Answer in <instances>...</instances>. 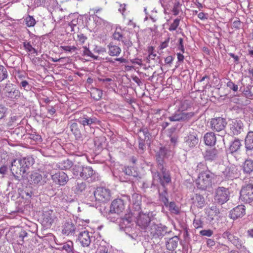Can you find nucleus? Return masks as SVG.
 I'll list each match as a JSON object with an SVG mask.
<instances>
[{"mask_svg":"<svg viewBox=\"0 0 253 253\" xmlns=\"http://www.w3.org/2000/svg\"><path fill=\"white\" fill-rule=\"evenodd\" d=\"M216 175L210 170H206L200 172L195 181L197 187L202 190H206L212 187Z\"/></svg>","mask_w":253,"mask_h":253,"instance_id":"f257e3e1","label":"nucleus"},{"mask_svg":"<svg viewBox=\"0 0 253 253\" xmlns=\"http://www.w3.org/2000/svg\"><path fill=\"white\" fill-rule=\"evenodd\" d=\"M158 168L160 169L161 172H155L153 176L154 179L159 181L161 185L165 188L166 185L171 182L170 173L160 163L158 164Z\"/></svg>","mask_w":253,"mask_h":253,"instance_id":"f03ea898","label":"nucleus"},{"mask_svg":"<svg viewBox=\"0 0 253 253\" xmlns=\"http://www.w3.org/2000/svg\"><path fill=\"white\" fill-rule=\"evenodd\" d=\"M95 200L100 203H106L111 198V192L108 188L103 187H97L94 191Z\"/></svg>","mask_w":253,"mask_h":253,"instance_id":"7ed1b4c3","label":"nucleus"},{"mask_svg":"<svg viewBox=\"0 0 253 253\" xmlns=\"http://www.w3.org/2000/svg\"><path fill=\"white\" fill-rule=\"evenodd\" d=\"M230 197V192L228 188L218 187L215 190L214 200L218 204L222 205L228 201Z\"/></svg>","mask_w":253,"mask_h":253,"instance_id":"20e7f679","label":"nucleus"},{"mask_svg":"<svg viewBox=\"0 0 253 253\" xmlns=\"http://www.w3.org/2000/svg\"><path fill=\"white\" fill-rule=\"evenodd\" d=\"M240 199L246 203L253 201V184H248L243 186L240 191Z\"/></svg>","mask_w":253,"mask_h":253,"instance_id":"39448f33","label":"nucleus"},{"mask_svg":"<svg viewBox=\"0 0 253 253\" xmlns=\"http://www.w3.org/2000/svg\"><path fill=\"white\" fill-rule=\"evenodd\" d=\"M56 218V212L54 211H45L42 215V223L45 227H50Z\"/></svg>","mask_w":253,"mask_h":253,"instance_id":"423d86ee","label":"nucleus"},{"mask_svg":"<svg viewBox=\"0 0 253 253\" xmlns=\"http://www.w3.org/2000/svg\"><path fill=\"white\" fill-rule=\"evenodd\" d=\"M125 208L124 201L121 199L114 200L110 205L109 213L119 214L123 212Z\"/></svg>","mask_w":253,"mask_h":253,"instance_id":"0eeeda50","label":"nucleus"},{"mask_svg":"<svg viewBox=\"0 0 253 253\" xmlns=\"http://www.w3.org/2000/svg\"><path fill=\"white\" fill-rule=\"evenodd\" d=\"M230 133L234 135H238L243 130L244 125L242 121L239 119L232 120L229 124Z\"/></svg>","mask_w":253,"mask_h":253,"instance_id":"6e6552de","label":"nucleus"},{"mask_svg":"<svg viewBox=\"0 0 253 253\" xmlns=\"http://www.w3.org/2000/svg\"><path fill=\"white\" fill-rule=\"evenodd\" d=\"M62 233L67 236H73L76 231L75 225L71 220L66 221L62 223Z\"/></svg>","mask_w":253,"mask_h":253,"instance_id":"1a4fd4ad","label":"nucleus"},{"mask_svg":"<svg viewBox=\"0 0 253 253\" xmlns=\"http://www.w3.org/2000/svg\"><path fill=\"white\" fill-rule=\"evenodd\" d=\"M20 166V171L22 172L23 176H25L27 171L31 166L34 163V159L31 157H25L19 161Z\"/></svg>","mask_w":253,"mask_h":253,"instance_id":"9d476101","label":"nucleus"},{"mask_svg":"<svg viewBox=\"0 0 253 253\" xmlns=\"http://www.w3.org/2000/svg\"><path fill=\"white\" fill-rule=\"evenodd\" d=\"M226 124L225 119L220 117L212 119L211 122V128L216 131L223 130Z\"/></svg>","mask_w":253,"mask_h":253,"instance_id":"9b49d317","label":"nucleus"},{"mask_svg":"<svg viewBox=\"0 0 253 253\" xmlns=\"http://www.w3.org/2000/svg\"><path fill=\"white\" fill-rule=\"evenodd\" d=\"M51 179L55 183L64 185L68 180V177L64 172L58 171L51 175Z\"/></svg>","mask_w":253,"mask_h":253,"instance_id":"f8f14e48","label":"nucleus"},{"mask_svg":"<svg viewBox=\"0 0 253 253\" xmlns=\"http://www.w3.org/2000/svg\"><path fill=\"white\" fill-rule=\"evenodd\" d=\"M246 213V209L244 205H239L233 208L230 212V217L234 220L243 217Z\"/></svg>","mask_w":253,"mask_h":253,"instance_id":"ddd939ff","label":"nucleus"},{"mask_svg":"<svg viewBox=\"0 0 253 253\" xmlns=\"http://www.w3.org/2000/svg\"><path fill=\"white\" fill-rule=\"evenodd\" d=\"M150 221L149 214L141 212L139 213L136 221L137 224L143 229L147 227Z\"/></svg>","mask_w":253,"mask_h":253,"instance_id":"4468645a","label":"nucleus"},{"mask_svg":"<svg viewBox=\"0 0 253 253\" xmlns=\"http://www.w3.org/2000/svg\"><path fill=\"white\" fill-rule=\"evenodd\" d=\"M224 237H226L238 249L244 248L243 242L237 236H234L228 231L225 232Z\"/></svg>","mask_w":253,"mask_h":253,"instance_id":"2eb2a0df","label":"nucleus"},{"mask_svg":"<svg viewBox=\"0 0 253 253\" xmlns=\"http://www.w3.org/2000/svg\"><path fill=\"white\" fill-rule=\"evenodd\" d=\"M91 233L87 231H84L81 232L78 237V239L83 247H88L91 242Z\"/></svg>","mask_w":253,"mask_h":253,"instance_id":"dca6fc26","label":"nucleus"},{"mask_svg":"<svg viewBox=\"0 0 253 253\" xmlns=\"http://www.w3.org/2000/svg\"><path fill=\"white\" fill-rule=\"evenodd\" d=\"M218 151L214 148H210L207 149L204 154L206 161H212L216 160L218 157Z\"/></svg>","mask_w":253,"mask_h":253,"instance_id":"f3484780","label":"nucleus"},{"mask_svg":"<svg viewBox=\"0 0 253 253\" xmlns=\"http://www.w3.org/2000/svg\"><path fill=\"white\" fill-rule=\"evenodd\" d=\"M198 142V138L196 133H189L187 137H185V143L190 148L196 146Z\"/></svg>","mask_w":253,"mask_h":253,"instance_id":"a211bd4d","label":"nucleus"},{"mask_svg":"<svg viewBox=\"0 0 253 253\" xmlns=\"http://www.w3.org/2000/svg\"><path fill=\"white\" fill-rule=\"evenodd\" d=\"M244 174H250L253 172V160L251 159H246L241 166Z\"/></svg>","mask_w":253,"mask_h":253,"instance_id":"6ab92c4d","label":"nucleus"},{"mask_svg":"<svg viewBox=\"0 0 253 253\" xmlns=\"http://www.w3.org/2000/svg\"><path fill=\"white\" fill-rule=\"evenodd\" d=\"M206 213L208 219L212 221L217 216H219L220 211L218 208L215 206H212L209 208L206 209Z\"/></svg>","mask_w":253,"mask_h":253,"instance_id":"aec40b11","label":"nucleus"},{"mask_svg":"<svg viewBox=\"0 0 253 253\" xmlns=\"http://www.w3.org/2000/svg\"><path fill=\"white\" fill-rule=\"evenodd\" d=\"M192 204L194 206L202 208L205 205V199L202 195L196 194L192 198Z\"/></svg>","mask_w":253,"mask_h":253,"instance_id":"412c9836","label":"nucleus"},{"mask_svg":"<svg viewBox=\"0 0 253 253\" xmlns=\"http://www.w3.org/2000/svg\"><path fill=\"white\" fill-rule=\"evenodd\" d=\"M95 174V172L91 167H83L81 177L84 179H87L89 178H91Z\"/></svg>","mask_w":253,"mask_h":253,"instance_id":"4be33fe9","label":"nucleus"},{"mask_svg":"<svg viewBox=\"0 0 253 253\" xmlns=\"http://www.w3.org/2000/svg\"><path fill=\"white\" fill-rule=\"evenodd\" d=\"M139 139L142 141H148L151 137V134L147 128H141L138 131Z\"/></svg>","mask_w":253,"mask_h":253,"instance_id":"5701e85b","label":"nucleus"},{"mask_svg":"<svg viewBox=\"0 0 253 253\" xmlns=\"http://www.w3.org/2000/svg\"><path fill=\"white\" fill-rule=\"evenodd\" d=\"M179 239L177 236L169 239L166 243L167 249L169 251H173L177 247Z\"/></svg>","mask_w":253,"mask_h":253,"instance_id":"b1692460","label":"nucleus"},{"mask_svg":"<svg viewBox=\"0 0 253 253\" xmlns=\"http://www.w3.org/2000/svg\"><path fill=\"white\" fill-rule=\"evenodd\" d=\"M108 53L111 56H118L121 52V48L116 45L109 43L108 45Z\"/></svg>","mask_w":253,"mask_h":253,"instance_id":"393cba45","label":"nucleus"},{"mask_svg":"<svg viewBox=\"0 0 253 253\" xmlns=\"http://www.w3.org/2000/svg\"><path fill=\"white\" fill-rule=\"evenodd\" d=\"M245 142L247 150L253 149V131H250L248 133Z\"/></svg>","mask_w":253,"mask_h":253,"instance_id":"a878e982","label":"nucleus"},{"mask_svg":"<svg viewBox=\"0 0 253 253\" xmlns=\"http://www.w3.org/2000/svg\"><path fill=\"white\" fill-rule=\"evenodd\" d=\"M31 179L34 184L43 185L46 182V180L42 179V175L37 172L32 174Z\"/></svg>","mask_w":253,"mask_h":253,"instance_id":"bb28decb","label":"nucleus"},{"mask_svg":"<svg viewBox=\"0 0 253 253\" xmlns=\"http://www.w3.org/2000/svg\"><path fill=\"white\" fill-rule=\"evenodd\" d=\"M73 165V162L69 159L60 161L57 164L58 168L62 170L70 169Z\"/></svg>","mask_w":253,"mask_h":253,"instance_id":"cd10ccee","label":"nucleus"},{"mask_svg":"<svg viewBox=\"0 0 253 253\" xmlns=\"http://www.w3.org/2000/svg\"><path fill=\"white\" fill-rule=\"evenodd\" d=\"M205 144L207 145L214 144L216 141L215 135L212 132H208L204 136Z\"/></svg>","mask_w":253,"mask_h":253,"instance_id":"c85d7f7f","label":"nucleus"},{"mask_svg":"<svg viewBox=\"0 0 253 253\" xmlns=\"http://www.w3.org/2000/svg\"><path fill=\"white\" fill-rule=\"evenodd\" d=\"M242 146L241 143L239 139H235L231 144L229 150L231 153L233 154L237 152Z\"/></svg>","mask_w":253,"mask_h":253,"instance_id":"c756f323","label":"nucleus"},{"mask_svg":"<svg viewBox=\"0 0 253 253\" xmlns=\"http://www.w3.org/2000/svg\"><path fill=\"white\" fill-rule=\"evenodd\" d=\"M191 106L190 103L189 101L184 100H182L180 102V104L178 106V111H187L191 109Z\"/></svg>","mask_w":253,"mask_h":253,"instance_id":"7c9ffc66","label":"nucleus"},{"mask_svg":"<svg viewBox=\"0 0 253 253\" xmlns=\"http://www.w3.org/2000/svg\"><path fill=\"white\" fill-rule=\"evenodd\" d=\"M102 91L96 88H93L91 89L90 95L95 100H99L102 96Z\"/></svg>","mask_w":253,"mask_h":253,"instance_id":"2f4dec72","label":"nucleus"},{"mask_svg":"<svg viewBox=\"0 0 253 253\" xmlns=\"http://www.w3.org/2000/svg\"><path fill=\"white\" fill-rule=\"evenodd\" d=\"M62 249L67 253H76L74 249V244L71 241L64 243Z\"/></svg>","mask_w":253,"mask_h":253,"instance_id":"473e14b6","label":"nucleus"},{"mask_svg":"<svg viewBox=\"0 0 253 253\" xmlns=\"http://www.w3.org/2000/svg\"><path fill=\"white\" fill-rule=\"evenodd\" d=\"M167 153V150L165 147H161L156 154L157 160L158 164H162L163 165V158L165 156Z\"/></svg>","mask_w":253,"mask_h":253,"instance_id":"72a5a7b5","label":"nucleus"},{"mask_svg":"<svg viewBox=\"0 0 253 253\" xmlns=\"http://www.w3.org/2000/svg\"><path fill=\"white\" fill-rule=\"evenodd\" d=\"M133 205L135 209H140V205L141 203V198L140 195L137 194H134L132 195Z\"/></svg>","mask_w":253,"mask_h":253,"instance_id":"f704fd0d","label":"nucleus"},{"mask_svg":"<svg viewBox=\"0 0 253 253\" xmlns=\"http://www.w3.org/2000/svg\"><path fill=\"white\" fill-rule=\"evenodd\" d=\"M182 121H187L192 118L194 115L195 113L193 111H182L180 112Z\"/></svg>","mask_w":253,"mask_h":253,"instance_id":"c9c22d12","label":"nucleus"},{"mask_svg":"<svg viewBox=\"0 0 253 253\" xmlns=\"http://www.w3.org/2000/svg\"><path fill=\"white\" fill-rule=\"evenodd\" d=\"M23 46L25 49L31 54H34V55L37 54V52L35 48H34L32 45L28 42H24Z\"/></svg>","mask_w":253,"mask_h":253,"instance_id":"e433bc0d","label":"nucleus"},{"mask_svg":"<svg viewBox=\"0 0 253 253\" xmlns=\"http://www.w3.org/2000/svg\"><path fill=\"white\" fill-rule=\"evenodd\" d=\"M10 86L9 85H7L5 87L6 95L8 98L14 99L16 98L15 89L14 88L10 89Z\"/></svg>","mask_w":253,"mask_h":253,"instance_id":"4c0bfd02","label":"nucleus"},{"mask_svg":"<svg viewBox=\"0 0 253 253\" xmlns=\"http://www.w3.org/2000/svg\"><path fill=\"white\" fill-rule=\"evenodd\" d=\"M24 22L28 27H34L36 23V20L32 16L28 15L24 18Z\"/></svg>","mask_w":253,"mask_h":253,"instance_id":"58836bf2","label":"nucleus"},{"mask_svg":"<svg viewBox=\"0 0 253 253\" xmlns=\"http://www.w3.org/2000/svg\"><path fill=\"white\" fill-rule=\"evenodd\" d=\"M95 253H111V249L109 246L100 245Z\"/></svg>","mask_w":253,"mask_h":253,"instance_id":"ea45409f","label":"nucleus"},{"mask_svg":"<svg viewBox=\"0 0 253 253\" xmlns=\"http://www.w3.org/2000/svg\"><path fill=\"white\" fill-rule=\"evenodd\" d=\"M83 54L84 55H86L89 57H92L95 60H99L101 58H102L101 57H99V56H96L94 55L89 50L88 48H87L86 46H84L83 47Z\"/></svg>","mask_w":253,"mask_h":253,"instance_id":"a19ab883","label":"nucleus"},{"mask_svg":"<svg viewBox=\"0 0 253 253\" xmlns=\"http://www.w3.org/2000/svg\"><path fill=\"white\" fill-rule=\"evenodd\" d=\"M93 51L99 55L104 56L106 54V48L101 46L95 45L93 48Z\"/></svg>","mask_w":253,"mask_h":253,"instance_id":"79ce46f5","label":"nucleus"},{"mask_svg":"<svg viewBox=\"0 0 253 253\" xmlns=\"http://www.w3.org/2000/svg\"><path fill=\"white\" fill-rule=\"evenodd\" d=\"M165 190L163 192L160 194V199L162 201L166 207H168V198H167V191L166 188H165Z\"/></svg>","mask_w":253,"mask_h":253,"instance_id":"37998d69","label":"nucleus"},{"mask_svg":"<svg viewBox=\"0 0 253 253\" xmlns=\"http://www.w3.org/2000/svg\"><path fill=\"white\" fill-rule=\"evenodd\" d=\"M169 211L172 213L178 214L179 212L178 208L176 206V204L173 202L170 203L168 202V207Z\"/></svg>","mask_w":253,"mask_h":253,"instance_id":"c03bdc74","label":"nucleus"},{"mask_svg":"<svg viewBox=\"0 0 253 253\" xmlns=\"http://www.w3.org/2000/svg\"><path fill=\"white\" fill-rule=\"evenodd\" d=\"M134 213H132L131 212H128L126 213L123 218V222H126L127 223H130L134 219Z\"/></svg>","mask_w":253,"mask_h":253,"instance_id":"a18cd8bd","label":"nucleus"},{"mask_svg":"<svg viewBox=\"0 0 253 253\" xmlns=\"http://www.w3.org/2000/svg\"><path fill=\"white\" fill-rule=\"evenodd\" d=\"M79 123L84 126H88L94 123V121L91 118H82L79 120Z\"/></svg>","mask_w":253,"mask_h":253,"instance_id":"49530a36","label":"nucleus"},{"mask_svg":"<svg viewBox=\"0 0 253 253\" xmlns=\"http://www.w3.org/2000/svg\"><path fill=\"white\" fill-rule=\"evenodd\" d=\"M8 76L6 69L2 65H0V82L7 78Z\"/></svg>","mask_w":253,"mask_h":253,"instance_id":"de8ad7c7","label":"nucleus"},{"mask_svg":"<svg viewBox=\"0 0 253 253\" xmlns=\"http://www.w3.org/2000/svg\"><path fill=\"white\" fill-rule=\"evenodd\" d=\"M82 169L83 167L79 165H75L73 168L72 172L76 176H80L81 177Z\"/></svg>","mask_w":253,"mask_h":253,"instance_id":"09e8293b","label":"nucleus"},{"mask_svg":"<svg viewBox=\"0 0 253 253\" xmlns=\"http://www.w3.org/2000/svg\"><path fill=\"white\" fill-rule=\"evenodd\" d=\"M181 6V4L178 1L174 3L172 9V12L174 15L176 16L179 13Z\"/></svg>","mask_w":253,"mask_h":253,"instance_id":"8fccbe9b","label":"nucleus"},{"mask_svg":"<svg viewBox=\"0 0 253 253\" xmlns=\"http://www.w3.org/2000/svg\"><path fill=\"white\" fill-rule=\"evenodd\" d=\"M148 52L149 55L147 58V60L149 61L150 59H154L157 56V54L154 52V47L152 46H149L148 47Z\"/></svg>","mask_w":253,"mask_h":253,"instance_id":"3c124183","label":"nucleus"},{"mask_svg":"<svg viewBox=\"0 0 253 253\" xmlns=\"http://www.w3.org/2000/svg\"><path fill=\"white\" fill-rule=\"evenodd\" d=\"M180 24V19L176 18L174 20L173 22L170 25L169 30V31H173L176 30Z\"/></svg>","mask_w":253,"mask_h":253,"instance_id":"603ef678","label":"nucleus"},{"mask_svg":"<svg viewBox=\"0 0 253 253\" xmlns=\"http://www.w3.org/2000/svg\"><path fill=\"white\" fill-rule=\"evenodd\" d=\"M60 48L65 52L70 53L75 51L77 49L75 46L62 45L60 46Z\"/></svg>","mask_w":253,"mask_h":253,"instance_id":"864d4df0","label":"nucleus"},{"mask_svg":"<svg viewBox=\"0 0 253 253\" xmlns=\"http://www.w3.org/2000/svg\"><path fill=\"white\" fill-rule=\"evenodd\" d=\"M98 80L102 83V84L108 88L111 84L113 80L111 78H98Z\"/></svg>","mask_w":253,"mask_h":253,"instance_id":"5fc2aeb1","label":"nucleus"},{"mask_svg":"<svg viewBox=\"0 0 253 253\" xmlns=\"http://www.w3.org/2000/svg\"><path fill=\"white\" fill-rule=\"evenodd\" d=\"M6 238L7 240L10 242H11V243L13 244L14 243L16 237L15 235H13V231L12 229H11L6 234Z\"/></svg>","mask_w":253,"mask_h":253,"instance_id":"6e6d98bb","label":"nucleus"},{"mask_svg":"<svg viewBox=\"0 0 253 253\" xmlns=\"http://www.w3.org/2000/svg\"><path fill=\"white\" fill-rule=\"evenodd\" d=\"M169 120L171 121H182L181 113L179 112V113H175L172 116L169 118Z\"/></svg>","mask_w":253,"mask_h":253,"instance_id":"4d7b16f0","label":"nucleus"},{"mask_svg":"<svg viewBox=\"0 0 253 253\" xmlns=\"http://www.w3.org/2000/svg\"><path fill=\"white\" fill-rule=\"evenodd\" d=\"M15 57L14 55L10 56L6 60L8 66L11 68H14Z\"/></svg>","mask_w":253,"mask_h":253,"instance_id":"13d9d810","label":"nucleus"},{"mask_svg":"<svg viewBox=\"0 0 253 253\" xmlns=\"http://www.w3.org/2000/svg\"><path fill=\"white\" fill-rule=\"evenodd\" d=\"M86 185L84 182H81L80 183H78L77 187L76 190L78 193H81L85 190L86 188Z\"/></svg>","mask_w":253,"mask_h":253,"instance_id":"bf43d9fd","label":"nucleus"},{"mask_svg":"<svg viewBox=\"0 0 253 253\" xmlns=\"http://www.w3.org/2000/svg\"><path fill=\"white\" fill-rule=\"evenodd\" d=\"M124 172L126 175L135 176V171L134 168L132 167H126L124 170Z\"/></svg>","mask_w":253,"mask_h":253,"instance_id":"052dcab7","label":"nucleus"},{"mask_svg":"<svg viewBox=\"0 0 253 253\" xmlns=\"http://www.w3.org/2000/svg\"><path fill=\"white\" fill-rule=\"evenodd\" d=\"M213 231L211 229L203 230L200 231V234L204 236L211 237L213 235Z\"/></svg>","mask_w":253,"mask_h":253,"instance_id":"680f3d73","label":"nucleus"},{"mask_svg":"<svg viewBox=\"0 0 253 253\" xmlns=\"http://www.w3.org/2000/svg\"><path fill=\"white\" fill-rule=\"evenodd\" d=\"M78 41L80 42V44H84L85 41L86 40L87 38L82 33H80L78 35Z\"/></svg>","mask_w":253,"mask_h":253,"instance_id":"e2e57ef3","label":"nucleus"},{"mask_svg":"<svg viewBox=\"0 0 253 253\" xmlns=\"http://www.w3.org/2000/svg\"><path fill=\"white\" fill-rule=\"evenodd\" d=\"M227 86L235 91H236L238 88V85L233 83L231 81L227 82Z\"/></svg>","mask_w":253,"mask_h":253,"instance_id":"0e129e2a","label":"nucleus"},{"mask_svg":"<svg viewBox=\"0 0 253 253\" xmlns=\"http://www.w3.org/2000/svg\"><path fill=\"white\" fill-rule=\"evenodd\" d=\"M178 49L180 50L182 53L184 52L185 49L183 45V40L181 38L178 39Z\"/></svg>","mask_w":253,"mask_h":253,"instance_id":"69168bd1","label":"nucleus"},{"mask_svg":"<svg viewBox=\"0 0 253 253\" xmlns=\"http://www.w3.org/2000/svg\"><path fill=\"white\" fill-rule=\"evenodd\" d=\"M6 111L7 109L4 106L0 104V119L5 116Z\"/></svg>","mask_w":253,"mask_h":253,"instance_id":"338daca9","label":"nucleus"},{"mask_svg":"<svg viewBox=\"0 0 253 253\" xmlns=\"http://www.w3.org/2000/svg\"><path fill=\"white\" fill-rule=\"evenodd\" d=\"M113 36L114 38L117 40H120L122 38V34L120 32L118 31H116Z\"/></svg>","mask_w":253,"mask_h":253,"instance_id":"774afa93","label":"nucleus"}]
</instances>
